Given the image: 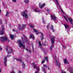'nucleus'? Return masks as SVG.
Returning <instances> with one entry per match:
<instances>
[{
  "label": "nucleus",
  "mask_w": 73,
  "mask_h": 73,
  "mask_svg": "<svg viewBox=\"0 0 73 73\" xmlns=\"http://www.w3.org/2000/svg\"><path fill=\"white\" fill-rule=\"evenodd\" d=\"M61 73H66V72H65L63 70H62V72H61Z\"/></svg>",
  "instance_id": "nucleus-35"
},
{
  "label": "nucleus",
  "mask_w": 73,
  "mask_h": 73,
  "mask_svg": "<svg viewBox=\"0 0 73 73\" xmlns=\"http://www.w3.org/2000/svg\"><path fill=\"white\" fill-rule=\"evenodd\" d=\"M45 60H44L42 62V64H44V62H45Z\"/></svg>",
  "instance_id": "nucleus-34"
},
{
  "label": "nucleus",
  "mask_w": 73,
  "mask_h": 73,
  "mask_svg": "<svg viewBox=\"0 0 73 73\" xmlns=\"http://www.w3.org/2000/svg\"><path fill=\"white\" fill-rule=\"evenodd\" d=\"M19 73H21V72L20 70L19 71Z\"/></svg>",
  "instance_id": "nucleus-44"
},
{
  "label": "nucleus",
  "mask_w": 73,
  "mask_h": 73,
  "mask_svg": "<svg viewBox=\"0 0 73 73\" xmlns=\"http://www.w3.org/2000/svg\"><path fill=\"white\" fill-rule=\"evenodd\" d=\"M15 59L17 61H20L21 63H22L23 62H22V61L21 60V59H17L16 58H15Z\"/></svg>",
  "instance_id": "nucleus-23"
},
{
  "label": "nucleus",
  "mask_w": 73,
  "mask_h": 73,
  "mask_svg": "<svg viewBox=\"0 0 73 73\" xmlns=\"http://www.w3.org/2000/svg\"><path fill=\"white\" fill-rule=\"evenodd\" d=\"M0 23L1 24H2V21H1V20L0 19Z\"/></svg>",
  "instance_id": "nucleus-39"
},
{
  "label": "nucleus",
  "mask_w": 73,
  "mask_h": 73,
  "mask_svg": "<svg viewBox=\"0 0 73 73\" xmlns=\"http://www.w3.org/2000/svg\"><path fill=\"white\" fill-rule=\"evenodd\" d=\"M0 40L2 42H4L6 40H8V42H9V40H8V38L7 36H5L4 37H2L0 38Z\"/></svg>",
  "instance_id": "nucleus-7"
},
{
  "label": "nucleus",
  "mask_w": 73,
  "mask_h": 73,
  "mask_svg": "<svg viewBox=\"0 0 73 73\" xmlns=\"http://www.w3.org/2000/svg\"><path fill=\"white\" fill-rule=\"evenodd\" d=\"M11 57V55H8L7 56V57Z\"/></svg>",
  "instance_id": "nucleus-40"
},
{
  "label": "nucleus",
  "mask_w": 73,
  "mask_h": 73,
  "mask_svg": "<svg viewBox=\"0 0 73 73\" xmlns=\"http://www.w3.org/2000/svg\"><path fill=\"white\" fill-rule=\"evenodd\" d=\"M52 1L55 3L58 8H60V6L59 5V3L58 2V0H52Z\"/></svg>",
  "instance_id": "nucleus-10"
},
{
  "label": "nucleus",
  "mask_w": 73,
  "mask_h": 73,
  "mask_svg": "<svg viewBox=\"0 0 73 73\" xmlns=\"http://www.w3.org/2000/svg\"><path fill=\"white\" fill-rule=\"evenodd\" d=\"M26 50H27V52H31V51L28 49L27 48L26 49Z\"/></svg>",
  "instance_id": "nucleus-33"
},
{
  "label": "nucleus",
  "mask_w": 73,
  "mask_h": 73,
  "mask_svg": "<svg viewBox=\"0 0 73 73\" xmlns=\"http://www.w3.org/2000/svg\"><path fill=\"white\" fill-rule=\"evenodd\" d=\"M45 5V4L43 3L42 5H41V3H39V6L41 8H42Z\"/></svg>",
  "instance_id": "nucleus-16"
},
{
  "label": "nucleus",
  "mask_w": 73,
  "mask_h": 73,
  "mask_svg": "<svg viewBox=\"0 0 73 73\" xmlns=\"http://www.w3.org/2000/svg\"><path fill=\"white\" fill-rule=\"evenodd\" d=\"M55 22V23H56V22H55V21H54Z\"/></svg>",
  "instance_id": "nucleus-50"
},
{
  "label": "nucleus",
  "mask_w": 73,
  "mask_h": 73,
  "mask_svg": "<svg viewBox=\"0 0 73 73\" xmlns=\"http://www.w3.org/2000/svg\"><path fill=\"white\" fill-rule=\"evenodd\" d=\"M9 14V13L8 11H7L6 15V16H8V15Z\"/></svg>",
  "instance_id": "nucleus-30"
},
{
  "label": "nucleus",
  "mask_w": 73,
  "mask_h": 73,
  "mask_svg": "<svg viewBox=\"0 0 73 73\" xmlns=\"http://www.w3.org/2000/svg\"><path fill=\"white\" fill-rule=\"evenodd\" d=\"M33 31H34V32H35V33H36V35H38V34H39V33H40V34L42 36H40V38H41V40H43V39H44V37H44V34H43V33H40L39 32H38V31H37V30L36 29H34Z\"/></svg>",
  "instance_id": "nucleus-6"
},
{
  "label": "nucleus",
  "mask_w": 73,
  "mask_h": 73,
  "mask_svg": "<svg viewBox=\"0 0 73 73\" xmlns=\"http://www.w3.org/2000/svg\"><path fill=\"white\" fill-rule=\"evenodd\" d=\"M43 66L44 67H47V66L45 65H43Z\"/></svg>",
  "instance_id": "nucleus-41"
},
{
  "label": "nucleus",
  "mask_w": 73,
  "mask_h": 73,
  "mask_svg": "<svg viewBox=\"0 0 73 73\" xmlns=\"http://www.w3.org/2000/svg\"><path fill=\"white\" fill-rule=\"evenodd\" d=\"M63 49H65V48H66V46H65V45H63Z\"/></svg>",
  "instance_id": "nucleus-36"
},
{
  "label": "nucleus",
  "mask_w": 73,
  "mask_h": 73,
  "mask_svg": "<svg viewBox=\"0 0 73 73\" xmlns=\"http://www.w3.org/2000/svg\"><path fill=\"white\" fill-rule=\"evenodd\" d=\"M70 70H72V67H70L68 69V70H69L70 72L71 73H73V71H70Z\"/></svg>",
  "instance_id": "nucleus-18"
},
{
  "label": "nucleus",
  "mask_w": 73,
  "mask_h": 73,
  "mask_svg": "<svg viewBox=\"0 0 73 73\" xmlns=\"http://www.w3.org/2000/svg\"><path fill=\"white\" fill-rule=\"evenodd\" d=\"M18 42L19 44V46L20 48L23 47V49H25V46L24 45V43L25 42H23V43H22L21 41L20 40H19L18 41Z\"/></svg>",
  "instance_id": "nucleus-1"
},
{
  "label": "nucleus",
  "mask_w": 73,
  "mask_h": 73,
  "mask_svg": "<svg viewBox=\"0 0 73 73\" xmlns=\"http://www.w3.org/2000/svg\"><path fill=\"white\" fill-rule=\"evenodd\" d=\"M51 19L52 20H55L56 19V17L54 15H51Z\"/></svg>",
  "instance_id": "nucleus-14"
},
{
  "label": "nucleus",
  "mask_w": 73,
  "mask_h": 73,
  "mask_svg": "<svg viewBox=\"0 0 73 73\" xmlns=\"http://www.w3.org/2000/svg\"><path fill=\"white\" fill-rule=\"evenodd\" d=\"M29 26L31 28L33 29L34 28V26L33 25H29Z\"/></svg>",
  "instance_id": "nucleus-26"
},
{
  "label": "nucleus",
  "mask_w": 73,
  "mask_h": 73,
  "mask_svg": "<svg viewBox=\"0 0 73 73\" xmlns=\"http://www.w3.org/2000/svg\"><path fill=\"white\" fill-rule=\"evenodd\" d=\"M32 38L34 40L35 39V36H34V35H33V34H31L30 35V38Z\"/></svg>",
  "instance_id": "nucleus-17"
},
{
  "label": "nucleus",
  "mask_w": 73,
  "mask_h": 73,
  "mask_svg": "<svg viewBox=\"0 0 73 73\" xmlns=\"http://www.w3.org/2000/svg\"><path fill=\"white\" fill-rule=\"evenodd\" d=\"M7 58L5 57L4 59V65L5 66H7Z\"/></svg>",
  "instance_id": "nucleus-15"
},
{
  "label": "nucleus",
  "mask_w": 73,
  "mask_h": 73,
  "mask_svg": "<svg viewBox=\"0 0 73 73\" xmlns=\"http://www.w3.org/2000/svg\"><path fill=\"white\" fill-rule=\"evenodd\" d=\"M27 26L26 25H23L21 26V25H19V26L18 29L19 30H22V29H24Z\"/></svg>",
  "instance_id": "nucleus-9"
},
{
  "label": "nucleus",
  "mask_w": 73,
  "mask_h": 73,
  "mask_svg": "<svg viewBox=\"0 0 73 73\" xmlns=\"http://www.w3.org/2000/svg\"><path fill=\"white\" fill-rule=\"evenodd\" d=\"M49 24L47 26V28L48 29L49 28Z\"/></svg>",
  "instance_id": "nucleus-38"
},
{
  "label": "nucleus",
  "mask_w": 73,
  "mask_h": 73,
  "mask_svg": "<svg viewBox=\"0 0 73 73\" xmlns=\"http://www.w3.org/2000/svg\"><path fill=\"white\" fill-rule=\"evenodd\" d=\"M2 48L1 47H0V50H2Z\"/></svg>",
  "instance_id": "nucleus-42"
},
{
  "label": "nucleus",
  "mask_w": 73,
  "mask_h": 73,
  "mask_svg": "<svg viewBox=\"0 0 73 73\" xmlns=\"http://www.w3.org/2000/svg\"><path fill=\"white\" fill-rule=\"evenodd\" d=\"M24 1L25 3H29L28 0H25Z\"/></svg>",
  "instance_id": "nucleus-29"
},
{
  "label": "nucleus",
  "mask_w": 73,
  "mask_h": 73,
  "mask_svg": "<svg viewBox=\"0 0 73 73\" xmlns=\"http://www.w3.org/2000/svg\"><path fill=\"white\" fill-rule=\"evenodd\" d=\"M32 65L34 66L33 68L34 69H36L37 70V71L35 72V73H38L39 71H40V68L38 67H37L36 66V64H35V63H33L32 64Z\"/></svg>",
  "instance_id": "nucleus-8"
},
{
  "label": "nucleus",
  "mask_w": 73,
  "mask_h": 73,
  "mask_svg": "<svg viewBox=\"0 0 73 73\" xmlns=\"http://www.w3.org/2000/svg\"><path fill=\"white\" fill-rule=\"evenodd\" d=\"M51 28L52 30V31L53 32H54V30L53 29V26L52 25H51Z\"/></svg>",
  "instance_id": "nucleus-27"
},
{
  "label": "nucleus",
  "mask_w": 73,
  "mask_h": 73,
  "mask_svg": "<svg viewBox=\"0 0 73 73\" xmlns=\"http://www.w3.org/2000/svg\"><path fill=\"white\" fill-rule=\"evenodd\" d=\"M42 21H43V23L44 24H45V22L44 21V18H42Z\"/></svg>",
  "instance_id": "nucleus-32"
},
{
  "label": "nucleus",
  "mask_w": 73,
  "mask_h": 73,
  "mask_svg": "<svg viewBox=\"0 0 73 73\" xmlns=\"http://www.w3.org/2000/svg\"><path fill=\"white\" fill-rule=\"evenodd\" d=\"M61 11L63 13H64V12L63 11H62V9H61Z\"/></svg>",
  "instance_id": "nucleus-43"
},
{
  "label": "nucleus",
  "mask_w": 73,
  "mask_h": 73,
  "mask_svg": "<svg viewBox=\"0 0 73 73\" xmlns=\"http://www.w3.org/2000/svg\"><path fill=\"white\" fill-rule=\"evenodd\" d=\"M47 11L48 12H49L50 11V9H47Z\"/></svg>",
  "instance_id": "nucleus-31"
},
{
  "label": "nucleus",
  "mask_w": 73,
  "mask_h": 73,
  "mask_svg": "<svg viewBox=\"0 0 73 73\" xmlns=\"http://www.w3.org/2000/svg\"><path fill=\"white\" fill-rule=\"evenodd\" d=\"M13 32H15V29H13Z\"/></svg>",
  "instance_id": "nucleus-45"
},
{
  "label": "nucleus",
  "mask_w": 73,
  "mask_h": 73,
  "mask_svg": "<svg viewBox=\"0 0 73 73\" xmlns=\"http://www.w3.org/2000/svg\"><path fill=\"white\" fill-rule=\"evenodd\" d=\"M45 58V60H46L47 62H48V57H46Z\"/></svg>",
  "instance_id": "nucleus-28"
},
{
  "label": "nucleus",
  "mask_w": 73,
  "mask_h": 73,
  "mask_svg": "<svg viewBox=\"0 0 73 73\" xmlns=\"http://www.w3.org/2000/svg\"><path fill=\"white\" fill-rule=\"evenodd\" d=\"M25 66V65L24 63V62H22V67L23 68H24Z\"/></svg>",
  "instance_id": "nucleus-25"
},
{
  "label": "nucleus",
  "mask_w": 73,
  "mask_h": 73,
  "mask_svg": "<svg viewBox=\"0 0 73 73\" xmlns=\"http://www.w3.org/2000/svg\"><path fill=\"white\" fill-rule=\"evenodd\" d=\"M12 1L13 2H14V3H15L16 1V0H12Z\"/></svg>",
  "instance_id": "nucleus-37"
},
{
  "label": "nucleus",
  "mask_w": 73,
  "mask_h": 73,
  "mask_svg": "<svg viewBox=\"0 0 73 73\" xmlns=\"http://www.w3.org/2000/svg\"><path fill=\"white\" fill-rule=\"evenodd\" d=\"M35 12L36 13H38L40 12V11L38 10V9L37 8H36L35 9Z\"/></svg>",
  "instance_id": "nucleus-19"
},
{
  "label": "nucleus",
  "mask_w": 73,
  "mask_h": 73,
  "mask_svg": "<svg viewBox=\"0 0 73 73\" xmlns=\"http://www.w3.org/2000/svg\"><path fill=\"white\" fill-rule=\"evenodd\" d=\"M37 42L38 44H39V46H41V42L39 41V40H37Z\"/></svg>",
  "instance_id": "nucleus-21"
},
{
  "label": "nucleus",
  "mask_w": 73,
  "mask_h": 73,
  "mask_svg": "<svg viewBox=\"0 0 73 73\" xmlns=\"http://www.w3.org/2000/svg\"><path fill=\"white\" fill-rule=\"evenodd\" d=\"M27 13V11L25 10L24 11L22 12L21 13V15L23 16L24 18L28 19V15Z\"/></svg>",
  "instance_id": "nucleus-2"
},
{
  "label": "nucleus",
  "mask_w": 73,
  "mask_h": 73,
  "mask_svg": "<svg viewBox=\"0 0 73 73\" xmlns=\"http://www.w3.org/2000/svg\"><path fill=\"white\" fill-rule=\"evenodd\" d=\"M0 12H1V10H0Z\"/></svg>",
  "instance_id": "nucleus-49"
},
{
  "label": "nucleus",
  "mask_w": 73,
  "mask_h": 73,
  "mask_svg": "<svg viewBox=\"0 0 73 73\" xmlns=\"http://www.w3.org/2000/svg\"><path fill=\"white\" fill-rule=\"evenodd\" d=\"M64 25L65 27L66 30H67V32H68L69 31V30L70 29V28H69V27L68 25L66 24H64Z\"/></svg>",
  "instance_id": "nucleus-12"
},
{
  "label": "nucleus",
  "mask_w": 73,
  "mask_h": 73,
  "mask_svg": "<svg viewBox=\"0 0 73 73\" xmlns=\"http://www.w3.org/2000/svg\"><path fill=\"white\" fill-rule=\"evenodd\" d=\"M2 29L0 31V35H3L4 34V26L3 25L1 26Z\"/></svg>",
  "instance_id": "nucleus-11"
},
{
  "label": "nucleus",
  "mask_w": 73,
  "mask_h": 73,
  "mask_svg": "<svg viewBox=\"0 0 73 73\" xmlns=\"http://www.w3.org/2000/svg\"><path fill=\"white\" fill-rule=\"evenodd\" d=\"M55 63L56 65H57L58 66H60V63L59 62V61L57 60V59L55 57Z\"/></svg>",
  "instance_id": "nucleus-13"
},
{
  "label": "nucleus",
  "mask_w": 73,
  "mask_h": 73,
  "mask_svg": "<svg viewBox=\"0 0 73 73\" xmlns=\"http://www.w3.org/2000/svg\"><path fill=\"white\" fill-rule=\"evenodd\" d=\"M42 70L44 73H46V71L45 70V68H42Z\"/></svg>",
  "instance_id": "nucleus-24"
},
{
  "label": "nucleus",
  "mask_w": 73,
  "mask_h": 73,
  "mask_svg": "<svg viewBox=\"0 0 73 73\" xmlns=\"http://www.w3.org/2000/svg\"><path fill=\"white\" fill-rule=\"evenodd\" d=\"M50 39L51 41V42H52V45L50 47V50H52V48L54 47V45L53 44L54 43V37L53 36H52L50 37Z\"/></svg>",
  "instance_id": "nucleus-4"
},
{
  "label": "nucleus",
  "mask_w": 73,
  "mask_h": 73,
  "mask_svg": "<svg viewBox=\"0 0 73 73\" xmlns=\"http://www.w3.org/2000/svg\"><path fill=\"white\" fill-rule=\"evenodd\" d=\"M24 38H25V36L24 35Z\"/></svg>",
  "instance_id": "nucleus-48"
},
{
  "label": "nucleus",
  "mask_w": 73,
  "mask_h": 73,
  "mask_svg": "<svg viewBox=\"0 0 73 73\" xmlns=\"http://www.w3.org/2000/svg\"><path fill=\"white\" fill-rule=\"evenodd\" d=\"M1 73V68H0V73Z\"/></svg>",
  "instance_id": "nucleus-47"
},
{
  "label": "nucleus",
  "mask_w": 73,
  "mask_h": 73,
  "mask_svg": "<svg viewBox=\"0 0 73 73\" xmlns=\"http://www.w3.org/2000/svg\"><path fill=\"white\" fill-rule=\"evenodd\" d=\"M10 38H11V40H13V39L14 38V36L13 35H12L11 34H10Z\"/></svg>",
  "instance_id": "nucleus-22"
},
{
  "label": "nucleus",
  "mask_w": 73,
  "mask_h": 73,
  "mask_svg": "<svg viewBox=\"0 0 73 73\" xmlns=\"http://www.w3.org/2000/svg\"><path fill=\"white\" fill-rule=\"evenodd\" d=\"M6 52H7L8 54H10V53H12L13 52V50L9 46H7L6 48Z\"/></svg>",
  "instance_id": "nucleus-3"
},
{
  "label": "nucleus",
  "mask_w": 73,
  "mask_h": 73,
  "mask_svg": "<svg viewBox=\"0 0 73 73\" xmlns=\"http://www.w3.org/2000/svg\"><path fill=\"white\" fill-rule=\"evenodd\" d=\"M64 62L65 64H68V61L66 59H65L64 60Z\"/></svg>",
  "instance_id": "nucleus-20"
},
{
  "label": "nucleus",
  "mask_w": 73,
  "mask_h": 73,
  "mask_svg": "<svg viewBox=\"0 0 73 73\" xmlns=\"http://www.w3.org/2000/svg\"><path fill=\"white\" fill-rule=\"evenodd\" d=\"M64 18H65L66 21L67 22H68V19L70 23L71 24L73 25V20L72 18H68L67 16H66V17L64 16Z\"/></svg>",
  "instance_id": "nucleus-5"
},
{
  "label": "nucleus",
  "mask_w": 73,
  "mask_h": 73,
  "mask_svg": "<svg viewBox=\"0 0 73 73\" xmlns=\"http://www.w3.org/2000/svg\"><path fill=\"white\" fill-rule=\"evenodd\" d=\"M11 73H15V72H14V71H13Z\"/></svg>",
  "instance_id": "nucleus-46"
}]
</instances>
